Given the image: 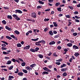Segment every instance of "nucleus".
Wrapping results in <instances>:
<instances>
[{
    "label": "nucleus",
    "mask_w": 80,
    "mask_h": 80,
    "mask_svg": "<svg viewBox=\"0 0 80 80\" xmlns=\"http://www.w3.org/2000/svg\"><path fill=\"white\" fill-rule=\"evenodd\" d=\"M1 42H2V43H4L5 44H6V45H8V44L7 42L3 41H1Z\"/></svg>",
    "instance_id": "72a5a7b5"
},
{
    "label": "nucleus",
    "mask_w": 80,
    "mask_h": 80,
    "mask_svg": "<svg viewBox=\"0 0 80 80\" xmlns=\"http://www.w3.org/2000/svg\"><path fill=\"white\" fill-rule=\"evenodd\" d=\"M39 49H40V48H36L35 49V52H38V51L39 50Z\"/></svg>",
    "instance_id": "2f4dec72"
},
{
    "label": "nucleus",
    "mask_w": 80,
    "mask_h": 80,
    "mask_svg": "<svg viewBox=\"0 0 80 80\" xmlns=\"http://www.w3.org/2000/svg\"><path fill=\"white\" fill-rule=\"evenodd\" d=\"M6 38L8 39L9 40H12V38L8 36H6Z\"/></svg>",
    "instance_id": "aec40b11"
},
{
    "label": "nucleus",
    "mask_w": 80,
    "mask_h": 80,
    "mask_svg": "<svg viewBox=\"0 0 80 80\" xmlns=\"http://www.w3.org/2000/svg\"><path fill=\"white\" fill-rule=\"evenodd\" d=\"M56 64H57L58 65H60V64H61V63L60 62H55Z\"/></svg>",
    "instance_id": "864d4df0"
},
{
    "label": "nucleus",
    "mask_w": 80,
    "mask_h": 80,
    "mask_svg": "<svg viewBox=\"0 0 80 80\" xmlns=\"http://www.w3.org/2000/svg\"><path fill=\"white\" fill-rule=\"evenodd\" d=\"M1 49H2V50H7V48H4V47H2L1 48Z\"/></svg>",
    "instance_id": "ea45409f"
},
{
    "label": "nucleus",
    "mask_w": 80,
    "mask_h": 80,
    "mask_svg": "<svg viewBox=\"0 0 80 80\" xmlns=\"http://www.w3.org/2000/svg\"><path fill=\"white\" fill-rule=\"evenodd\" d=\"M22 71L24 73H28V71L26 70L22 69Z\"/></svg>",
    "instance_id": "b1692460"
},
{
    "label": "nucleus",
    "mask_w": 80,
    "mask_h": 80,
    "mask_svg": "<svg viewBox=\"0 0 80 80\" xmlns=\"http://www.w3.org/2000/svg\"><path fill=\"white\" fill-rule=\"evenodd\" d=\"M62 59H59L58 60H56V62H62Z\"/></svg>",
    "instance_id": "5fc2aeb1"
},
{
    "label": "nucleus",
    "mask_w": 80,
    "mask_h": 80,
    "mask_svg": "<svg viewBox=\"0 0 80 80\" xmlns=\"http://www.w3.org/2000/svg\"><path fill=\"white\" fill-rule=\"evenodd\" d=\"M30 51L31 52H35V49H30Z\"/></svg>",
    "instance_id": "c9c22d12"
},
{
    "label": "nucleus",
    "mask_w": 80,
    "mask_h": 80,
    "mask_svg": "<svg viewBox=\"0 0 80 80\" xmlns=\"http://www.w3.org/2000/svg\"><path fill=\"white\" fill-rule=\"evenodd\" d=\"M30 46L28 45L24 47L23 49L24 50H28V49H30Z\"/></svg>",
    "instance_id": "39448f33"
},
{
    "label": "nucleus",
    "mask_w": 80,
    "mask_h": 80,
    "mask_svg": "<svg viewBox=\"0 0 80 80\" xmlns=\"http://www.w3.org/2000/svg\"><path fill=\"white\" fill-rule=\"evenodd\" d=\"M76 7H78V8H79V7H80V4H79L78 5H76Z\"/></svg>",
    "instance_id": "774afa93"
},
{
    "label": "nucleus",
    "mask_w": 80,
    "mask_h": 80,
    "mask_svg": "<svg viewBox=\"0 0 80 80\" xmlns=\"http://www.w3.org/2000/svg\"><path fill=\"white\" fill-rule=\"evenodd\" d=\"M12 63V61L10 60H9L7 61V62L6 63L7 65H10Z\"/></svg>",
    "instance_id": "dca6fc26"
},
{
    "label": "nucleus",
    "mask_w": 80,
    "mask_h": 80,
    "mask_svg": "<svg viewBox=\"0 0 80 80\" xmlns=\"http://www.w3.org/2000/svg\"><path fill=\"white\" fill-rule=\"evenodd\" d=\"M65 16L66 18H70V15H66Z\"/></svg>",
    "instance_id": "a18cd8bd"
},
{
    "label": "nucleus",
    "mask_w": 80,
    "mask_h": 80,
    "mask_svg": "<svg viewBox=\"0 0 80 80\" xmlns=\"http://www.w3.org/2000/svg\"><path fill=\"white\" fill-rule=\"evenodd\" d=\"M75 18H76V19H78L79 18H80V17H78V16H75Z\"/></svg>",
    "instance_id": "680f3d73"
},
{
    "label": "nucleus",
    "mask_w": 80,
    "mask_h": 80,
    "mask_svg": "<svg viewBox=\"0 0 80 80\" xmlns=\"http://www.w3.org/2000/svg\"><path fill=\"white\" fill-rule=\"evenodd\" d=\"M7 18L8 19H10V20H11V19H12V17L11 15H8L7 16Z\"/></svg>",
    "instance_id": "4468645a"
},
{
    "label": "nucleus",
    "mask_w": 80,
    "mask_h": 80,
    "mask_svg": "<svg viewBox=\"0 0 80 80\" xmlns=\"http://www.w3.org/2000/svg\"><path fill=\"white\" fill-rule=\"evenodd\" d=\"M13 68V66L12 65L9 68V70H12Z\"/></svg>",
    "instance_id": "c03bdc74"
},
{
    "label": "nucleus",
    "mask_w": 80,
    "mask_h": 80,
    "mask_svg": "<svg viewBox=\"0 0 80 80\" xmlns=\"http://www.w3.org/2000/svg\"><path fill=\"white\" fill-rule=\"evenodd\" d=\"M72 48H73V49H74V50H76V49H79V48H78V46L75 45H73L72 46Z\"/></svg>",
    "instance_id": "6e6552de"
},
{
    "label": "nucleus",
    "mask_w": 80,
    "mask_h": 80,
    "mask_svg": "<svg viewBox=\"0 0 80 80\" xmlns=\"http://www.w3.org/2000/svg\"><path fill=\"white\" fill-rule=\"evenodd\" d=\"M50 20V19L49 18H46L44 19V21L48 22Z\"/></svg>",
    "instance_id": "09e8293b"
},
{
    "label": "nucleus",
    "mask_w": 80,
    "mask_h": 80,
    "mask_svg": "<svg viewBox=\"0 0 80 80\" xmlns=\"http://www.w3.org/2000/svg\"><path fill=\"white\" fill-rule=\"evenodd\" d=\"M49 45H54L55 44V41H52L49 43Z\"/></svg>",
    "instance_id": "2eb2a0df"
},
{
    "label": "nucleus",
    "mask_w": 80,
    "mask_h": 80,
    "mask_svg": "<svg viewBox=\"0 0 80 80\" xmlns=\"http://www.w3.org/2000/svg\"><path fill=\"white\" fill-rule=\"evenodd\" d=\"M16 51L17 53H19V52H20V50H19L18 49H17Z\"/></svg>",
    "instance_id": "338daca9"
},
{
    "label": "nucleus",
    "mask_w": 80,
    "mask_h": 80,
    "mask_svg": "<svg viewBox=\"0 0 80 80\" xmlns=\"http://www.w3.org/2000/svg\"><path fill=\"white\" fill-rule=\"evenodd\" d=\"M2 47H6V45L5 44H1Z\"/></svg>",
    "instance_id": "603ef678"
},
{
    "label": "nucleus",
    "mask_w": 80,
    "mask_h": 80,
    "mask_svg": "<svg viewBox=\"0 0 80 80\" xmlns=\"http://www.w3.org/2000/svg\"><path fill=\"white\" fill-rule=\"evenodd\" d=\"M44 32H46L48 30V29L47 28H46L44 29Z\"/></svg>",
    "instance_id": "69168bd1"
},
{
    "label": "nucleus",
    "mask_w": 80,
    "mask_h": 80,
    "mask_svg": "<svg viewBox=\"0 0 80 80\" xmlns=\"http://www.w3.org/2000/svg\"><path fill=\"white\" fill-rule=\"evenodd\" d=\"M16 71L14 72L15 73H18V75L19 76H23V73L21 72H19V70L18 68H16Z\"/></svg>",
    "instance_id": "f257e3e1"
},
{
    "label": "nucleus",
    "mask_w": 80,
    "mask_h": 80,
    "mask_svg": "<svg viewBox=\"0 0 80 80\" xmlns=\"http://www.w3.org/2000/svg\"><path fill=\"white\" fill-rule=\"evenodd\" d=\"M52 54V52H49V53L47 54V55H48V56H51V55Z\"/></svg>",
    "instance_id": "bf43d9fd"
},
{
    "label": "nucleus",
    "mask_w": 80,
    "mask_h": 80,
    "mask_svg": "<svg viewBox=\"0 0 80 80\" xmlns=\"http://www.w3.org/2000/svg\"><path fill=\"white\" fill-rule=\"evenodd\" d=\"M75 21L76 22H80V21L78 19H75Z\"/></svg>",
    "instance_id": "0e129e2a"
},
{
    "label": "nucleus",
    "mask_w": 80,
    "mask_h": 80,
    "mask_svg": "<svg viewBox=\"0 0 80 80\" xmlns=\"http://www.w3.org/2000/svg\"><path fill=\"white\" fill-rule=\"evenodd\" d=\"M31 17L32 18H36L37 17V14H36L35 12H33L31 13Z\"/></svg>",
    "instance_id": "7ed1b4c3"
},
{
    "label": "nucleus",
    "mask_w": 80,
    "mask_h": 80,
    "mask_svg": "<svg viewBox=\"0 0 80 80\" xmlns=\"http://www.w3.org/2000/svg\"><path fill=\"white\" fill-rule=\"evenodd\" d=\"M74 14L75 15H77L78 14V12L77 11H76L74 12Z\"/></svg>",
    "instance_id": "6e6d98bb"
},
{
    "label": "nucleus",
    "mask_w": 80,
    "mask_h": 80,
    "mask_svg": "<svg viewBox=\"0 0 80 80\" xmlns=\"http://www.w3.org/2000/svg\"><path fill=\"white\" fill-rule=\"evenodd\" d=\"M43 70H45V71H47V70H48V68H47V67H45L43 68Z\"/></svg>",
    "instance_id": "79ce46f5"
},
{
    "label": "nucleus",
    "mask_w": 80,
    "mask_h": 80,
    "mask_svg": "<svg viewBox=\"0 0 80 80\" xmlns=\"http://www.w3.org/2000/svg\"><path fill=\"white\" fill-rule=\"evenodd\" d=\"M38 2H39V3L41 4V5H43V4H44V2H42L40 0H39Z\"/></svg>",
    "instance_id": "a211bd4d"
},
{
    "label": "nucleus",
    "mask_w": 80,
    "mask_h": 80,
    "mask_svg": "<svg viewBox=\"0 0 80 80\" xmlns=\"http://www.w3.org/2000/svg\"><path fill=\"white\" fill-rule=\"evenodd\" d=\"M68 7L69 8L71 9V10H73V7H72V6L69 5V6H68Z\"/></svg>",
    "instance_id": "473e14b6"
},
{
    "label": "nucleus",
    "mask_w": 80,
    "mask_h": 80,
    "mask_svg": "<svg viewBox=\"0 0 80 80\" xmlns=\"http://www.w3.org/2000/svg\"><path fill=\"white\" fill-rule=\"evenodd\" d=\"M12 17L13 18H14L15 19L18 21L19 20H20V18H18V16H17V15L16 14H13L12 15Z\"/></svg>",
    "instance_id": "f03ea898"
},
{
    "label": "nucleus",
    "mask_w": 80,
    "mask_h": 80,
    "mask_svg": "<svg viewBox=\"0 0 80 80\" xmlns=\"http://www.w3.org/2000/svg\"><path fill=\"white\" fill-rule=\"evenodd\" d=\"M5 28L6 29L8 30L9 31H11L12 30V28H9V27L7 26H5Z\"/></svg>",
    "instance_id": "1a4fd4ad"
},
{
    "label": "nucleus",
    "mask_w": 80,
    "mask_h": 80,
    "mask_svg": "<svg viewBox=\"0 0 80 80\" xmlns=\"http://www.w3.org/2000/svg\"><path fill=\"white\" fill-rule=\"evenodd\" d=\"M26 69L27 70H28L29 71H30V70H32V68L30 67L29 66H27L25 67Z\"/></svg>",
    "instance_id": "423d86ee"
},
{
    "label": "nucleus",
    "mask_w": 80,
    "mask_h": 80,
    "mask_svg": "<svg viewBox=\"0 0 80 80\" xmlns=\"http://www.w3.org/2000/svg\"><path fill=\"white\" fill-rule=\"evenodd\" d=\"M17 46L18 47H22V45L20 43H18L17 44Z\"/></svg>",
    "instance_id": "c756f323"
},
{
    "label": "nucleus",
    "mask_w": 80,
    "mask_h": 80,
    "mask_svg": "<svg viewBox=\"0 0 80 80\" xmlns=\"http://www.w3.org/2000/svg\"><path fill=\"white\" fill-rule=\"evenodd\" d=\"M38 56L40 58H43V56L42 54H38Z\"/></svg>",
    "instance_id": "9b49d317"
},
{
    "label": "nucleus",
    "mask_w": 80,
    "mask_h": 80,
    "mask_svg": "<svg viewBox=\"0 0 80 80\" xmlns=\"http://www.w3.org/2000/svg\"><path fill=\"white\" fill-rule=\"evenodd\" d=\"M3 8H4L5 10H8V9H9V8L8 7H3Z\"/></svg>",
    "instance_id": "3c124183"
},
{
    "label": "nucleus",
    "mask_w": 80,
    "mask_h": 80,
    "mask_svg": "<svg viewBox=\"0 0 80 80\" xmlns=\"http://www.w3.org/2000/svg\"><path fill=\"white\" fill-rule=\"evenodd\" d=\"M72 35L74 36H77V32H74L73 33Z\"/></svg>",
    "instance_id": "de8ad7c7"
},
{
    "label": "nucleus",
    "mask_w": 80,
    "mask_h": 80,
    "mask_svg": "<svg viewBox=\"0 0 80 80\" xmlns=\"http://www.w3.org/2000/svg\"><path fill=\"white\" fill-rule=\"evenodd\" d=\"M12 78H14V77L13 76H9L8 77V79L10 80V79H12Z\"/></svg>",
    "instance_id": "5701e85b"
},
{
    "label": "nucleus",
    "mask_w": 80,
    "mask_h": 80,
    "mask_svg": "<svg viewBox=\"0 0 80 80\" xmlns=\"http://www.w3.org/2000/svg\"><path fill=\"white\" fill-rule=\"evenodd\" d=\"M44 42V43H45V41L44 40H42L41 41H38V42H36V43H41V42Z\"/></svg>",
    "instance_id": "6ab92c4d"
},
{
    "label": "nucleus",
    "mask_w": 80,
    "mask_h": 80,
    "mask_svg": "<svg viewBox=\"0 0 80 80\" xmlns=\"http://www.w3.org/2000/svg\"><path fill=\"white\" fill-rule=\"evenodd\" d=\"M18 60H20V61H21V62H24V61H23V59L20 58H18Z\"/></svg>",
    "instance_id": "49530a36"
},
{
    "label": "nucleus",
    "mask_w": 80,
    "mask_h": 80,
    "mask_svg": "<svg viewBox=\"0 0 80 80\" xmlns=\"http://www.w3.org/2000/svg\"><path fill=\"white\" fill-rule=\"evenodd\" d=\"M2 23H3L4 24H5L7 23V22H6V21H5V20H3L2 21Z\"/></svg>",
    "instance_id": "4c0bfd02"
},
{
    "label": "nucleus",
    "mask_w": 80,
    "mask_h": 80,
    "mask_svg": "<svg viewBox=\"0 0 80 80\" xmlns=\"http://www.w3.org/2000/svg\"><path fill=\"white\" fill-rule=\"evenodd\" d=\"M43 7L40 6H38L37 7V9H39V8H42Z\"/></svg>",
    "instance_id": "a19ab883"
},
{
    "label": "nucleus",
    "mask_w": 80,
    "mask_h": 80,
    "mask_svg": "<svg viewBox=\"0 0 80 80\" xmlns=\"http://www.w3.org/2000/svg\"><path fill=\"white\" fill-rule=\"evenodd\" d=\"M25 65H26V63H25V62H22L21 64V65L22 67H24L25 66Z\"/></svg>",
    "instance_id": "bb28decb"
},
{
    "label": "nucleus",
    "mask_w": 80,
    "mask_h": 80,
    "mask_svg": "<svg viewBox=\"0 0 80 80\" xmlns=\"http://www.w3.org/2000/svg\"><path fill=\"white\" fill-rule=\"evenodd\" d=\"M49 73L48 72H47L46 71H44L42 73V75H45V74H48Z\"/></svg>",
    "instance_id": "412c9836"
},
{
    "label": "nucleus",
    "mask_w": 80,
    "mask_h": 80,
    "mask_svg": "<svg viewBox=\"0 0 80 80\" xmlns=\"http://www.w3.org/2000/svg\"><path fill=\"white\" fill-rule=\"evenodd\" d=\"M53 55L54 57H58V55L56 54V53H54L53 54Z\"/></svg>",
    "instance_id": "58836bf2"
},
{
    "label": "nucleus",
    "mask_w": 80,
    "mask_h": 80,
    "mask_svg": "<svg viewBox=\"0 0 80 80\" xmlns=\"http://www.w3.org/2000/svg\"><path fill=\"white\" fill-rule=\"evenodd\" d=\"M57 48L58 50H60L61 49H62V47L60 46H59Z\"/></svg>",
    "instance_id": "f704fd0d"
},
{
    "label": "nucleus",
    "mask_w": 80,
    "mask_h": 80,
    "mask_svg": "<svg viewBox=\"0 0 80 80\" xmlns=\"http://www.w3.org/2000/svg\"><path fill=\"white\" fill-rule=\"evenodd\" d=\"M26 20H27V21H30L32 22V19H30L27 18L26 19Z\"/></svg>",
    "instance_id": "052dcab7"
},
{
    "label": "nucleus",
    "mask_w": 80,
    "mask_h": 80,
    "mask_svg": "<svg viewBox=\"0 0 80 80\" xmlns=\"http://www.w3.org/2000/svg\"><path fill=\"white\" fill-rule=\"evenodd\" d=\"M53 23L54 25V27H58V25H57V22H53Z\"/></svg>",
    "instance_id": "ddd939ff"
},
{
    "label": "nucleus",
    "mask_w": 80,
    "mask_h": 80,
    "mask_svg": "<svg viewBox=\"0 0 80 80\" xmlns=\"http://www.w3.org/2000/svg\"><path fill=\"white\" fill-rule=\"evenodd\" d=\"M58 37H59V35H57L54 36V38H58Z\"/></svg>",
    "instance_id": "8fccbe9b"
},
{
    "label": "nucleus",
    "mask_w": 80,
    "mask_h": 80,
    "mask_svg": "<svg viewBox=\"0 0 80 80\" xmlns=\"http://www.w3.org/2000/svg\"><path fill=\"white\" fill-rule=\"evenodd\" d=\"M60 5V3L59 2H57L55 4V6L56 7H58V6H59Z\"/></svg>",
    "instance_id": "393cba45"
},
{
    "label": "nucleus",
    "mask_w": 80,
    "mask_h": 80,
    "mask_svg": "<svg viewBox=\"0 0 80 80\" xmlns=\"http://www.w3.org/2000/svg\"><path fill=\"white\" fill-rule=\"evenodd\" d=\"M15 33H16L17 35H19L20 34V32H18L17 30H15L14 31Z\"/></svg>",
    "instance_id": "f3484780"
},
{
    "label": "nucleus",
    "mask_w": 80,
    "mask_h": 80,
    "mask_svg": "<svg viewBox=\"0 0 80 80\" xmlns=\"http://www.w3.org/2000/svg\"><path fill=\"white\" fill-rule=\"evenodd\" d=\"M11 61L15 63L16 62V59H15V58H13L11 60Z\"/></svg>",
    "instance_id": "37998d69"
},
{
    "label": "nucleus",
    "mask_w": 80,
    "mask_h": 80,
    "mask_svg": "<svg viewBox=\"0 0 80 80\" xmlns=\"http://www.w3.org/2000/svg\"><path fill=\"white\" fill-rule=\"evenodd\" d=\"M67 45L68 47H72V43H69L67 44Z\"/></svg>",
    "instance_id": "f8f14e48"
},
{
    "label": "nucleus",
    "mask_w": 80,
    "mask_h": 80,
    "mask_svg": "<svg viewBox=\"0 0 80 80\" xmlns=\"http://www.w3.org/2000/svg\"><path fill=\"white\" fill-rule=\"evenodd\" d=\"M10 37H12V38H14V40H18V39L17 38L14 36V35H11Z\"/></svg>",
    "instance_id": "0eeeda50"
},
{
    "label": "nucleus",
    "mask_w": 80,
    "mask_h": 80,
    "mask_svg": "<svg viewBox=\"0 0 80 80\" xmlns=\"http://www.w3.org/2000/svg\"><path fill=\"white\" fill-rule=\"evenodd\" d=\"M63 77H66L67 75V73H66V72H65L62 74Z\"/></svg>",
    "instance_id": "cd10ccee"
},
{
    "label": "nucleus",
    "mask_w": 80,
    "mask_h": 80,
    "mask_svg": "<svg viewBox=\"0 0 80 80\" xmlns=\"http://www.w3.org/2000/svg\"><path fill=\"white\" fill-rule=\"evenodd\" d=\"M15 13H22V11L20 10H18L17 9L15 11Z\"/></svg>",
    "instance_id": "20e7f679"
},
{
    "label": "nucleus",
    "mask_w": 80,
    "mask_h": 80,
    "mask_svg": "<svg viewBox=\"0 0 80 80\" xmlns=\"http://www.w3.org/2000/svg\"><path fill=\"white\" fill-rule=\"evenodd\" d=\"M48 2L49 3H52L53 2V0H48Z\"/></svg>",
    "instance_id": "e2e57ef3"
},
{
    "label": "nucleus",
    "mask_w": 80,
    "mask_h": 80,
    "mask_svg": "<svg viewBox=\"0 0 80 80\" xmlns=\"http://www.w3.org/2000/svg\"><path fill=\"white\" fill-rule=\"evenodd\" d=\"M61 9V8H57V10H58V11H59V12H62V10Z\"/></svg>",
    "instance_id": "e433bc0d"
},
{
    "label": "nucleus",
    "mask_w": 80,
    "mask_h": 80,
    "mask_svg": "<svg viewBox=\"0 0 80 80\" xmlns=\"http://www.w3.org/2000/svg\"><path fill=\"white\" fill-rule=\"evenodd\" d=\"M39 38H37L36 39H31V40H32V41H37V40H38Z\"/></svg>",
    "instance_id": "7c9ffc66"
},
{
    "label": "nucleus",
    "mask_w": 80,
    "mask_h": 80,
    "mask_svg": "<svg viewBox=\"0 0 80 80\" xmlns=\"http://www.w3.org/2000/svg\"><path fill=\"white\" fill-rule=\"evenodd\" d=\"M36 66H37V64L35 63L33 64L30 65V67H31V68H33V67H35Z\"/></svg>",
    "instance_id": "9d476101"
},
{
    "label": "nucleus",
    "mask_w": 80,
    "mask_h": 80,
    "mask_svg": "<svg viewBox=\"0 0 80 80\" xmlns=\"http://www.w3.org/2000/svg\"><path fill=\"white\" fill-rule=\"evenodd\" d=\"M74 55L76 57H77L78 55H79V53L78 52H76Z\"/></svg>",
    "instance_id": "a878e982"
},
{
    "label": "nucleus",
    "mask_w": 80,
    "mask_h": 80,
    "mask_svg": "<svg viewBox=\"0 0 80 80\" xmlns=\"http://www.w3.org/2000/svg\"><path fill=\"white\" fill-rule=\"evenodd\" d=\"M61 71L62 72H65V71H66V69L64 68H62L61 69Z\"/></svg>",
    "instance_id": "4d7b16f0"
},
{
    "label": "nucleus",
    "mask_w": 80,
    "mask_h": 80,
    "mask_svg": "<svg viewBox=\"0 0 80 80\" xmlns=\"http://www.w3.org/2000/svg\"><path fill=\"white\" fill-rule=\"evenodd\" d=\"M46 58H47L48 60H51V59H50V58L49 57L47 56V57H46Z\"/></svg>",
    "instance_id": "13d9d810"
},
{
    "label": "nucleus",
    "mask_w": 80,
    "mask_h": 80,
    "mask_svg": "<svg viewBox=\"0 0 80 80\" xmlns=\"http://www.w3.org/2000/svg\"><path fill=\"white\" fill-rule=\"evenodd\" d=\"M2 53L3 54H4V55H6V54H9V52L3 51L2 52Z\"/></svg>",
    "instance_id": "c85d7f7f"
},
{
    "label": "nucleus",
    "mask_w": 80,
    "mask_h": 80,
    "mask_svg": "<svg viewBox=\"0 0 80 80\" xmlns=\"http://www.w3.org/2000/svg\"><path fill=\"white\" fill-rule=\"evenodd\" d=\"M49 33L50 35L51 36H52L53 35V32L52 31H50L49 32Z\"/></svg>",
    "instance_id": "4be33fe9"
}]
</instances>
